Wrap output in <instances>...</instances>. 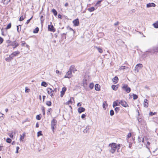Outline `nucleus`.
I'll return each mask as SVG.
<instances>
[{
	"label": "nucleus",
	"instance_id": "obj_54",
	"mask_svg": "<svg viewBox=\"0 0 158 158\" xmlns=\"http://www.w3.org/2000/svg\"><path fill=\"white\" fill-rule=\"evenodd\" d=\"M86 115L85 114H83L81 115V118L84 119Z\"/></svg>",
	"mask_w": 158,
	"mask_h": 158
},
{
	"label": "nucleus",
	"instance_id": "obj_64",
	"mask_svg": "<svg viewBox=\"0 0 158 158\" xmlns=\"http://www.w3.org/2000/svg\"><path fill=\"white\" fill-rule=\"evenodd\" d=\"M131 11H132V12H133V13H134V12H135V9H132V10Z\"/></svg>",
	"mask_w": 158,
	"mask_h": 158
},
{
	"label": "nucleus",
	"instance_id": "obj_51",
	"mask_svg": "<svg viewBox=\"0 0 158 158\" xmlns=\"http://www.w3.org/2000/svg\"><path fill=\"white\" fill-rule=\"evenodd\" d=\"M9 56V57L10 58V59H11V60L12 59H13V57H14V56L13 55V54H12V53Z\"/></svg>",
	"mask_w": 158,
	"mask_h": 158
},
{
	"label": "nucleus",
	"instance_id": "obj_14",
	"mask_svg": "<svg viewBox=\"0 0 158 158\" xmlns=\"http://www.w3.org/2000/svg\"><path fill=\"white\" fill-rule=\"evenodd\" d=\"M144 106L146 108L148 107V100L147 99H144L143 103Z\"/></svg>",
	"mask_w": 158,
	"mask_h": 158
},
{
	"label": "nucleus",
	"instance_id": "obj_12",
	"mask_svg": "<svg viewBox=\"0 0 158 158\" xmlns=\"http://www.w3.org/2000/svg\"><path fill=\"white\" fill-rule=\"evenodd\" d=\"M156 5L153 3H149L147 4V7L149 8L151 7H155Z\"/></svg>",
	"mask_w": 158,
	"mask_h": 158
},
{
	"label": "nucleus",
	"instance_id": "obj_32",
	"mask_svg": "<svg viewBox=\"0 0 158 158\" xmlns=\"http://www.w3.org/2000/svg\"><path fill=\"white\" fill-rule=\"evenodd\" d=\"M41 85L42 86H44V87H47L48 85V84L44 81L42 82Z\"/></svg>",
	"mask_w": 158,
	"mask_h": 158
},
{
	"label": "nucleus",
	"instance_id": "obj_44",
	"mask_svg": "<svg viewBox=\"0 0 158 158\" xmlns=\"http://www.w3.org/2000/svg\"><path fill=\"white\" fill-rule=\"evenodd\" d=\"M120 108L119 107H116L115 109V111L116 113L118 112Z\"/></svg>",
	"mask_w": 158,
	"mask_h": 158
},
{
	"label": "nucleus",
	"instance_id": "obj_49",
	"mask_svg": "<svg viewBox=\"0 0 158 158\" xmlns=\"http://www.w3.org/2000/svg\"><path fill=\"white\" fill-rule=\"evenodd\" d=\"M32 17H33V16H32L31 18H30L29 19H28V20H27V21L26 22V24H28L29 23L30 20L32 19Z\"/></svg>",
	"mask_w": 158,
	"mask_h": 158
},
{
	"label": "nucleus",
	"instance_id": "obj_57",
	"mask_svg": "<svg viewBox=\"0 0 158 158\" xmlns=\"http://www.w3.org/2000/svg\"><path fill=\"white\" fill-rule=\"evenodd\" d=\"M119 23V22L118 21H117L116 23H115L114 24V25L115 26H117L118 25Z\"/></svg>",
	"mask_w": 158,
	"mask_h": 158
},
{
	"label": "nucleus",
	"instance_id": "obj_27",
	"mask_svg": "<svg viewBox=\"0 0 158 158\" xmlns=\"http://www.w3.org/2000/svg\"><path fill=\"white\" fill-rule=\"evenodd\" d=\"M153 50L154 52H158V46L153 47Z\"/></svg>",
	"mask_w": 158,
	"mask_h": 158
},
{
	"label": "nucleus",
	"instance_id": "obj_15",
	"mask_svg": "<svg viewBox=\"0 0 158 158\" xmlns=\"http://www.w3.org/2000/svg\"><path fill=\"white\" fill-rule=\"evenodd\" d=\"M85 109L83 107H79L78 109V111L79 113H81L85 111Z\"/></svg>",
	"mask_w": 158,
	"mask_h": 158
},
{
	"label": "nucleus",
	"instance_id": "obj_20",
	"mask_svg": "<svg viewBox=\"0 0 158 158\" xmlns=\"http://www.w3.org/2000/svg\"><path fill=\"white\" fill-rule=\"evenodd\" d=\"M25 134V132H23L22 135H20V137L19 139V140L20 141H23V140L24 138V137Z\"/></svg>",
	"mask_w": 158,
	"mask_h": 158
},
{
	"label": "nucleus",
	"instance_id": "obj_21",
	"mask_svg": "<svg viewBox=\"0 0 158 158\" xmlns=\"http://www.w3.org/2000/svg\"><path fill=\"white\" fill-rule=\"evenodd\" d=\"M100 86L98 84H96L95 86V89L97 91L100 90Z\"/></svg>",
	"mask_w": 158,
	"mask_h": 158
},
{
	"label": "nucleus",
	"instance_id": "obj_18",
	"mask_svg": "<svg viewBox=\"0 0 158 158\" xmlns=\"http://www.w3.org/2000/svg\"><path fill=\"white\" fill-rule=\"evenodd\" d=\"M118 78L116 76L115 77L112 79V81L114 84H116L118 82Z\"/></svg>",
	"mask_w": 158,
	"mask_h": 158
},
{
	"label": "nucleus",
	"instance_id": "obj_5",
	"mask_svg": "<svg viewBox=\"0 0 158 158\" xmlns=\"http://www.w3.org/2000/svg\"><path fill=\"white\" fill-rule=\"evenodd\" d=\"M122 89L126 91L127 93H129L131 90V88L128 87V86L127 84L123 85V86L122 87Z\"/></svg>",
	"mask_w": 158,
	"mask_h": 158
},
{
	"label": "nucleus",
	"instance_id": "obj_56",
	"mask_svg": "<svg viewBox=\"0 0 158 158\" xmlns=\"http://www.w3.org/2000/svg\"><path fill=\"white\" fill-rule=\"evenodd\" d=\"M9 136H10V138H13V133H10V134H9Z\"/></svg>",
	"mask_w": 158,
	"mask_h": 158
},
{
	"label": "nucleus",
	"instance_id": "obj_38",
	"mask_svg": "<svg viewBox=\"0 0 158 158\" xmlns=\"http://www.w3.org/2000/svg\"><path fill=\"white\" fill-rule=\"evenodd\" d=\"M132 95L134 100H136L138 98L137 95H136V94H133Z\"/></svg>",
	"mask_w": 158,
	"mask_h": 158
},
{
	"label": "nucleus",
	"instance_id": "obj_50",
	"mask_svg": "<svg viewBox=\"0 0 158 158\" xmlns=\"http://www.w3.org/2000/svg\"><path fill=\"white\" fill-rule=\"evenodd\" d=\"M156 114V112H154V113L152 112H150L149 115L151 116H152L155 114Z\"/></svg>",
	"mask_w": 158,
	"mask_h": 158
},
{
	"label": "nucleus",
	"instance_id": "obj_10",
	"mask_svg": "<svg viewBox=\"0 0 158 158\" xmlns=\"http://www.w3.org/2000/svg\"><path fill=\"white\" fill-rule=\"evenodd\" d=\"M73 22L74 26H77L79 25V20L78 19H76L74 20Z\"/></svg>",
	"mask_w": 158,
	"mask_h": 158
},
{
	"label": "nucleus",
	"instance_id": "obj_40",
	"mask_svg": "<svg viewBox=\"0 0 158 158\" xmlns=\"http://www.w3.org/2000/svg\"><path fill=\"white\" fill-rule=\"evenodd\" d=\"M41 109L42 110L43 114V115H45V108L44 106H42L41 108Z\"/></svg>",
	"mask_w": 158,
	"mask_h": 158
},
{
	"label": "nucleus",
	"instance_id": "obj_2",
	"mask_svg": "<svg viewBox=\"0 0 158 158\" xmlns=\"http://www.w3.org/2000/svg\"><path fill=\"white\" fill-rule=\"evenodd\" d=\"M6 42L8 44L7 46V47L11 46L13 47V49L15 48L19 45V44L16 41H11L10 40H8L6 41Z\"/></svg>",
	"mask_w": 158,
	"mask_h": 158
},
{
	"label": "nucleus",
	"instance_id": "obj_11",
	"mask_svg": "<svg viewBox=\"0 0 158 158\" xmlns=\"http://www.w3.org/2000/svg\"><path fill=\"white\" fill-rule=\"evenodd\" d=\"M48 29L51 31L54 32L55 31V29L53 25H48Z\"/></svg>",
	"mask_w": 158,
	"mask_h": 158
},
{
	"label": "nucleus",
	"instance_id": "obj_42",
	"mask_svg": "<svg viewBox=\"0 0 158 158\" xmlns=\"http://www.w3.org/2000/svg\"><path fill=\"white\" fill-rule=\"evenodd\" d=\"M114 114V110H111L110 111V114L111 116H113Z\"/></svg>",
	"mask_w": 158,
	"mask_h": 158
},
{
	"label": "nucleus",
	"instance_id": "obj_19",
	"mask_svg": "<svg viewBox=\"0 0 158 158\" xmlns=\"http://www.w3.org/2000/svg\"><path fill=\"white\" fill-rule=\"evenodd\" d=\"M119 101L118 100H117L115 101L113 103V106L114 107L115 106L118 105L119 104Z\"/></svg>",
	"mask_w": 158,
	"mask_h": 158
},
{
	"label": "nucleus",
	"instance_id": "obj_9",
	"mask_svg": "<svg viewBox=\"0 0 158 158\" xmlns=\"http://www.w3.org/2000/svg\"><path fill=\"white\" fill-rule=\"evenodd\" d=\"M66 90V88L65 87H64L62 88L61 91L60 92V96L62 98L63 97L64 94H65V92Z\"/></svg>",
	"mask_w": 158,
	"mask_h": 158
},
{
	"label": "nucleus",
	"instance_id": "obj_28",
	"mask_svg": "<svg viewBox=\"0 0 158 158\" xmlns=\"http://www.w3.org/2000/svg\"><path fill=\"white\" fill-rule=\"evenodd\" d=\"M26 18V15H22L19 18V20L20 21H22L24 19Z\"/></svg>",
	"mask_w": 158,
	"mask_h": 158
},
{
	"label": "nucleus",
	"instance_id": "obj_8",
	"mask_svg": "<svg viewBox=\"0 0 158 158\" xmlns=\"http://www.w3.org/2000/svg\"><path fill=\"white\" fill-rule=\"evenodd\" d=\"M119 104H121L124 107H126L128 106V104L127 102L123 100L119 101Z\"/></svg>",
	"mask_w": 158,
	"mask_h": 158
},
{
	"label": "nucleus",
	"instance_id": "obj_60",
	"mask_svg": "<svg viewBox=\"0 0 158 158\" xmlns=\"http://www.w3.org/2000/svg\"><path fill=\"white\" fill-rule=\"evenodd\" d=\"M58 17L59 18L61 19L62 18V16L60 14L58 15Z\"/></svg>",
	"mask_w": 158,
	"mask_h": 158
},
{
	"label": "nucleus",
	"instance_id": "obj_63",
	"mask_svg": "<svg viewBox=\"0 0 158 158\" xmlns=\"http://www.w3.org/2000/svg\"><path fill=\"white\" fill-rule=\"evenodd\" d=\"M45 96H43V102H44V99L45 98Z\"/></svg>",
	"mask_w": 158,
	"mask_h": 158
},
{
	"label": "nucleus",
	"instance_id": "obj_35",
	"mask_svg": "<svg viewBox=\"0 0 158 158\" xmlns=\"http://www.w3.org/2000/svg\"><path fill=\"white\" fill-rule=\"evenodd\" d=\"M39 31V28L38 27H37L33 31V33H37Z\"/></svg>",
	"mask_w": 158,
	"mask_h": 158
},
{
	"label": "nucleus",
	"instance_id": "obj_23",
	"mask_svg": "<svg viewBox=\"0 0 158 158\" xmlns=\"http://www.w3.org/2000/svg\"><path fill=\"white\" fill-rule=\"evenodd\" d=\"M20 53V52L19 51L15 52L12 53V54L14 56H16L18 55Z\"/></svg>",
	"mask_w": 158,
	"mask_h": 158
},
{
	"label": "nucleus",
	"instance_id": "obj_59",
	"mask_svg": "<svg viewBox=\"0 0 158 158\" xmlns=\"http://www.w3.org/2000/svg\"><path fill=\"white\" fill-rule=\"evenodd\" d=\"M102 0L99 1L98 2H97L96 3V4L97 5L101 3V2H102Z\"/></svg>",
	"mask_w": 158,
	"mask_h": 158
},
{
	"label": "nucleus",
	"instance_id": "obj_41",
	"mask_svg": "<svg viewBox=\"0 0 158 158\" xmlns=\"http://www.w3.org/2000/svg\"><path fill=\"white\" fill-rule=\"evenodd\" d=\"M11 139L9 138H8L7 139H6V142L8 143H10L11 142Z\"/></svg>",
	"mask_w": 158,
	"mask_h": 158
},
{
	"label": "nucleus",
	"instance_id": "obj_24",
	"mask_svg": "<svg viewBox=\"0 0 158 158\" xmlns=\"http://www.w3.org/2000/svg\"><path fill=\"white\" fill-rule=\"evenodd\" d=\"M107 104L106 101H104L103 104L102 106L103 109L105 110L106 109V106H107Z\"/></svg>",
	"mask_w": 158,
	"mask_h": 158
},
{
	"label": "nucleus",
	"instance_id": "obj_53",
	"mask_svg": "<svg viewBox=\"0 0 158 158\" xmlns=\"http://www.w3.org/2000/svg\"><path fill=\"white\" fill-rule=\"evenodd\" d=\"M3 38L1 37H0V44H1L3 42Z\"/></svg>",
	"mask_w": 158,
	"mask_h": 158
},
{
	"label": "nucleus",
	"instance_id": "obj_55",
	"mask_svg": "<svg viewBox=\"0 0 158 158\" xmlns=\"http://www.w3.org/2000/svg\"><path fill=\"white\" fill-rule=\"evenodd\" d=\"M131 133H129L127 135V137L128 138H130L131 136Z\"/></svg>",
	"mask_w": 158,
	"mask_h": 158
},
{
	"label": "nucleus",
	"instance_id": "obj_26",
	"mask_svg": "<svg viewBox=\"0 0 158 158\" xmlns=\"http://www.w3.org/2000/svg\"><path fill=\"white\" fill-rule=\"evenodd\" d=\"M0 114L1 115H0V121H2L4 118V115L1 112H0Z\"/></svg>",
	"mask_w": 158,
	"mask_h": 158
},
{
	"label": "nucleus",
	"instance_id": "obj_39",
	"mask_svg": "<svg viewBox=\"0 0 158 158\" xmlns=\"http://www.w3.org/2000/svg\"><path fill=\"white\" fill-rule=\"evenodd\" d=\"M94 86V85L93 83H90L89 85V88L92 89H93Z\"/></svg>",
	"mask_w": 158,
	"mask_h": 158
},
{
	"label": "nucleus",
	"instance_id": "obj_25",
	"mask_svg": "<svg viewBox=\"0 0 158 158\" xmlns=\"http://www.w3.org/2000/svg\"><path fill=\"white\" fill-rule=\"evenodd\" d=\"M153 25L154 28H158V21H157L156 23H153Z\"/></svg>",
	"mask_w": 158,
	"mask_h": 158
},
{
	"label": "nucleus",
	"instance_id": "obj_33",
	"mask_svg": "<svg viewBox=\"0 0 158 158\" xmlns=\"http://www.w3.org/2000/svg\"><path fill=\"white\" fill-rule=\"evenodd\" d=\"M88 10L89 11V12H92L94 10H95V8L94 7H92L90 8H89L88 9Z\"/></svg>",
	"mask_w": 158,
	"mask_h": 158
},
{
	"label": "nucleus",
	"instance_id": "obj_52",
	"mask_svg": "<svg viewBox=\"0 0 158 158\" xmlns=\"http://www.w3.org/2000/svg\"><path fill=\"white\" fill-rule=\"evenodd\" d=\"M30 91V89H28L27 87H26L25 88V92L26 93H28Z\"/></svg>",
	"mask_w": 158,
	"mask_h": 158
},
{
	"label": "nucleus",
	"instance_id": "obj_4",
	"mask_svg": "<svg viewBox=\"0 0 158 158\" xmlns=\"http://www.w3.org/2000/svg\"><path fill=\"white\" fill-rule=\"evenodd\" d=\"M56 120L54 118L52 119L51 121V127L52 130L53 132L54 131L55 129L56 128Z\"/></svg>",
	"mask_w": 158,
	"mask_h": 158
},
{
	"label": "nucleus",
	"instance_id": "obj_16",
	"mask_svg": "<svg viewBox=\"0 0 158 158\" xmlns=\"http://www.w3.org/2000/svg\"><path fill=\"white\" fill-rule=\"evenodd\" d=\"M138 140L139 142H142L143 143L144 142V139L143 137L141 136H139L138 138Z\"/></svg>",
	"mask_w": 158,
	"mask_h": 158
},
{
	"label": "nucleus",
	"instance_id": "obj_1",
	"mask_svg": "<svg viewBox=\"0 0 158 158\" xmlns=\"http://www.w3.org/2000/svg\"><path fill=\"white\" fill-rule=\"evenodd\" d=\"M120 147V144H117L114 143H110L108 145L110 152L112 154L114 153L116 149H117L118 152Z\"/></svg>",
	"mask_w": 158,
	"mask_h": 158
},
{
	"label": "nucleus",
	"instance_id": "obj_13",
	"mask_svg": "<svg viewBox=\"0 0 158 158\" xmlns=\"http://www.w3.org/2000/svg\"><path fill=\"white\" fill-rule=\"evenodd\" d=\"M116 42L120 45H122L124 43V42L121 39L118 40L116 41Z\"/></svg>",
	"mask_w": 158,
	"mask_h": 158
},
{
	"label": "nucleus",
	"instance_id": "obj_3",
	"mask_svg": "<svg viewBox=\"0 0 158 158\" xmlns=\"http://www.w3.org/2000/svg\"><path fill=\"white\" fill-rule=\"evenodd\" d=\"M74 67L75 66L74 65H72L70 66L69 70L66 73L64 76L65 78H69L71 77L72 70H73V69H74Z\"/></svg>",
	"mask_w": 158,
	"mask_h": 158
},
{
	"label": "nucleus",
	"instance_id": "obj_47",
	"mask_svg": "<svg viewBox=\"0 0 158 158\" xmlns=\"http://www.w3.org/2000/svg\"><path fill=\"white\" fill-rule=\"evenodd\" d=\"M9 57V56L7 57L6 58H5V60L6 61H10L11 60V59Z\"/></svg>",
	"mask_w": 158,
	"mask_h": 158
},
{
	"label": "nucleus",
	"instance_id": "obj_61",
	"mask_svg": "<svg viewBox=\"0 0 158 158\" xmlns=\"http://www.w3.org/2000/svg\"><path fill=\"white\" fill-rule=\"evenodd\" d=\"M36 126V127H37V128L39 127V124L38 123H36V126Z\"/></svg>",
	"mask_w": 158,
	"mask_h": 158
},
{
	"label": "nucleus",
	"instance_id": "obj_31",
	"mask_svg": "<svg viewBox=\"0 0 158 158\" xmlns=\"http://www.w3.org/2000/svg\"><path fill=\"white\" fill-rule=\"evenodd\" d=\"M95 47L98 50V51L100 53H102V52L103 51L102 49L101 48H100L98 47Z\"/></svg>",
	"mask_w": 158,
	"mask_h": 158
},
{
	"label": "nucleus",
	"instance_id": "obj_7",
	"mask_svg": "<svg viewBox=\"0 0 158 158\" xmlns=\"http://www.w3.org/2000/svg\"><path fill=\"white\" fill-rule=\"evenodd\" d=\"M47 89L48 94L50 95L52 97L54 96L53 90H52L51 88H48Z\"/></svg>",
	"mask_w": 158,
	"mask_h": 158
},
{
	"label": "nucleus",
	"instance_id": "obj_37",
	"mask_svg": "<svg viewBox=\"0 0 158 158\" xmlns=\"http://www.w3.org/2000/svg\"><path fill=\"white\" fill-rule=\"evenodd\" d=\"M46 105L48 106H50L51 105V102L50 101H47L46 102Z\"/></svg>",
	"mask_w": 158,
	"mask_h": 158
},
{
	"label": "nucleus",
	"instance_id": "obj_30",
	"mask_svg": "<svg viewBox=\"0 0 158 158\" xmlns=\"http://www.w3.org/2000/svg\"><path fill=\"white\" fill-rule=\"evenodd\" d=\"M10 1V0H2L4 4H7Z\"/></svg>",
	"mask_w": 158,
	"mask_h": 158
},
{
	"label": "nucleus",
	"instance_id": "obj_17",
	"mask_svg": "<svg viewBox=\"0 0 158 158\" xmlns=\"http://www.w3.org/2000/svg\"><path fill=\"white\" fill-rule=\"evenodd\" d=\"M119 85H112L111 86L112 89L114 90H116L118 87Z\"/></svg>",
	"mask_w": 158,
	"mask_h": 158
},
{
	"label": "nucleus",
	"instance_id": "obj_6",
	"mask_svg": "<svg viewBox=\"0 0 158 158\" xmlns=\"http://www.w3.org/2000/svg\"><path fill=\"white\" fill-rule=\"evenodd\" d=\"M143 65L142 64H138L136 65L135 70L137 72H139L140 69H141Z\"/></svg>",
	"mask_w": 158,
	"mask_h": 158
},
{
	"label": "nucleus",
	"instance_id": "obj_29",
	"mask_svg": "<svg viewBox=\"0 0 158 158\" xmlns=\"http://www.w3.org/2000/svg\"><path fill=\"white\" fill-rule=\"evenodd\" d=\"M21 25H19V26H17V31L19 33L21 30Z\"/></svg>",
	"mask_w": 158,
	"mask_h": 158
},
{
	"label": "nucleus",
	"instance_id": "obj_48",
	"mask_svg": "<svg viewBox=\"0 0 158 158\" xmlns=\"http://www.w3.org/2000/svg\"><path fill=\"white\" fill-rule=\"evenodd\" d=\"M125 68H127V67H126L125 66H122L120 67L119 69L120 70H123L124 69H125Z\"/></svg>",
	"mask_w": 158,
	"mask_h": 158
},
{
	"label": "nucleus",
	"instance_id": "obj_58",
	"mask_svg": "<svg viewBox=\"0 0 158 158\" xmlns=\"http://www.w3.org/2000/svg\"><path fill=\"white\" fill-rule=\"evenodd\" d=\"M27 121H28V122L30 121V119H29V118H26V120H25L24 121V122H23V123H24V122H27Z\"/></svg>",
	"mask_w": 158,
	"mask_h": 158
},
{
	"label": "nucleus",
	"instance_id": "obj_45",
	"mask_svg": "<svg viewBox=\"0 0 158 158\" xmlns=\"http://www.w3.org/2000/svg\"><path fill=\"white\" fill-rule=\"evenodd\" d=\"M40 115H37L36 117V119L38 120H40L41 119V117Z\"/></svg>",
	"mask_w": 158,
	"mask_h": 158
},
{
	"label": "nucleus",
	"instance_id": "obj_22",
	"mask_svg": "<svg viewBox=\"0 0 158 158\" xmlns=\"http://www.w3.org/2000/svg\"><path fill=\"white\" fill-rule=\"evenodd\" d=\"M89 128L88 126H87L85 127V128L83 132L84 133H87L89 131Z\"/></svg>",
	"mask_w": 158,
	"mask_h": 158
},
{
	"label": "nucleus",
	"instance_id": "obj_34",
	"mask_svg": "<svg viewBox=\"0 0 158 158\" xmlns=\"http://www.w3.org/2000/svg\"><path fill=\"white\" fill-rule=\"evenodd\" d=\"M52 12L55 16H56L57 15V13L56 10L55 9H53L52 10Z\"/></svg>",
	"mask_w": 158,
	"mask_h": 158
},
{
	"label": "nucleus",
	"instance_id": "obj_36",
	"mask_svg": "<svg viewBox=\"0 0 158 158\" xmlns=\"http://www.w3.org/2000/svg\"><path fill=\"white\" fill-rule=\"evenodd\" d=\"M72 99L73 100V98H71L70 99L66 102V104L69 105L70 103H72Z\"/></svg>",
	"mask_w": 158,
	"mask_h": 158
},
{
	"label": "nucleus",
	"instance_id": "obj_62",
	"mask_svg": "<svg viewBox=\"0 0 158 158\" xmlns=\"http://www.w3.org/2000/svg\"><path fill=\"white\" fill-rule=\"evenodd\" d=\"M68 5H69L68 3L67 2V3H65V4L64 5V6L65 7H67V6H68Z\"/></svg>",
	"mask_w": 158,
	"mask_h": 158
},
{
	"label": "nucleus",
	"instance_id": "obj_43",
	"mask_svg": "<svg viewBox=\"0 0 158 158\" xmlns=\"http://www.w3.org/2000/svg\"><path fill=\"white\" fill-rule=\"evenodd\" d=\"M11 23H9L7 26L6 27V29H9L11 27Z\"/></svg>",
	"mask_w": 158,
	"mask_h": 158
},
{
	"label": "nucleus",
	"instance_id": "obj_46",
	"mask_svg": "<svg viewBox=\"0 0 158 158\" xmlns=\"http://www.w3.org/2000/svg\"><path fill=\"white\" fill-rule=\"evenodd\" d=\"M43 135L42 134V131H39L37 133V136L38 137L40 135Z\"/></svg>",
	"mask_w": 158,
	"mask_h": 158
}]
</instances>
